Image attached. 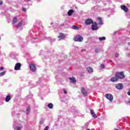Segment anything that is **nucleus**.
I'll list each match as a JSON object with an SVG mask.
<instances>
[{
    "instance_id": "nucleus-7",
    "label": "nucleus",
    "mask_w": 130,
    "mask_h": 130,
    "mask_svg": "<svg viewBox=\"0 0 130 130\" xmlns=\"http://www.w3.org/2000/svg\"><path fill=\"white\" fill-rule=\"evenodd\" d=\"M115 88L118 90H121L123 88V85L121 83L117 84L115 85Z\"/></svg>"
},
{
    "instance_id": "nucleus-28",
    "label": "nucleus",
    "mask_w": 130,
    "mask_h": 130,
    "mask_svg": "<svg viewBox=\"0 0 130 130\" xmlns=\"http://www.w3.org/2000/svg\"><path fill=\"white\" fill-rule=\"evenodd\" d=\"M95 52H96V53H99V52H100V50H99L98 49H96L95 50Z\"/></svg>"
},
{
    "instance_id": "nucleus-43",
    "label": "nucleus",
    "mask_w": 130,
    "mask_h": 130,
    "mask_svg": "<svg viewBox=\"0 0 130 130\" xmlns=\"http://www.w3.org/2000/svg\"><path fill=\"white\" fill-rule=\"evenodd\" d=\"M26 1H30V0H26Z\"/></svg>"
},
{
    "instance_id": "nucleus-23",
    "label": "nucleus",
    "mask_w": 130,
    "mask_h": 130,
    "mask_svg": "<svg viewBox=\"0 0 130 130\" xmlns=\"http://www.w3.org/2000/svg\"><path fill=\"white\" fill-rule=\"evenodd\" d=\"M80 2L81 4L84 5L87 2V0H80Z\"/></svg>"
},
{
    "instance_id": "nucleus-39",
    "label": "nucleus",
    "mask_w": 130,
    "mask_h": 130,
    "mask_svg": "<svg viewBox=\"0 0 130 130\" xmlns=\"http://www.w3.org/2000/svg\"><path fill=\"white\" fill-rule=\"evenodd\" d=\"M86 51V50L85 49H83V50H82V51Z\"/></svg>"
},
{
    "instance_id": "nucleus-27",
    "label": "nucleus",
    "mask_w": 130,
    "mask_h": 130,
    "mask_svg": "<svg viewBox=\"0 0 130 130\" xmlns=\"http://www.w3.org/2000/svg\"><path fill=\"white\" fill-rule=\"evenodd\" d=\"M15 129L16 130H21V129H22V127L17 126L16 127Z\"/></svg>"
},
{
    "instance_id": "nucleus-10",
    "label": "nucleus",
    "mask_w": 130,
    "mask_h": 130,
    "mask_svg": "<svg viewBox=\"0 0 130 130\" xmlns=\"http://www.w3.org/2000/svg\"><path fill=\"white\" fill-rule=\"evenodd\" d=\"M110 81L111 82H117L118 81V78L117 77H113L110 79Z\"/></svg>"
},
{
    "instance_id": "nucleus-9",
    "label": "nucleus",
    "mask_w": 130,
    "mask_h": 130,
    "mask_svg": "<svg viewBox=\"0 0 130 130\" xmlns=\"http://www.w3.org/2000/svg\"><path fill=\"white\" fill-rule=\"evenodd\" d=\"M121 10H123L126 13H127V12L128 11V9H127V7L124 5H121Z\"/></svg>"
},
{
    "instance_id": "nucleus-1",
    "label": "nucleus",
    "mask_w": 130,
    "mask_h": 130,
    "mask_svg": "<svg viewBox=\"0 0 130 130\" xmlns=\"http://www.w3.org/2000/svg\"><path fill=\"white\" fill-rule=\"evenodd\" d=\"M74 40L78 42H82L84 40V38L80 35H78L74 38Z\"/></svg>"
},
{
    "instance_id": "nucleus-20",
    "label": "nucleus",
    "mask_w": 130,
    "mask_h": 130,
    "mask_svg": "<svg viewBox=\"0 0 130 130\" xmlns=\"http://www.w3.org/2000/svg\"><path fill=\"white\" fill-rule=\"evenodd\" d=\"M106 40V38H105V37L99 38V40H100V41H103V40Z\"/></svg>"
},
{
    "instance_id": "nucleus-6",
    "label": "nucleus",
    "mask_w": 130,
    "mask_h": 130,
    "mask_svg": "<svg viewBox=\"0 0 130 130\" xmlns=\"http://www.w3.org/2000/svg\"><path fill=\"white\" fill-rule=\"evenodd\" d=\"M29 68L31 72H36V66L34 64H30L29 65Z\"/></svg>"
},
{
    "instance_id": "nucleus-26",
    "label": "nucleus",
    "mask_w": 130,
    "mask_h": 130,
    "mask_svg": "<svg viewBox=\"0 0 130 130\" xmlns=\"http://www.w3.org/2000/svg\"><path fill=\"white\" fill-rule=\"evenodd\" d=\"M91 115H92L93 117H94V118H97V115L96 114H95V113H94L93 114H92Z\"/></svg>"
},
{
    "instance_id": "nucleus-14",
    "label": "nucleus",
    "mask_w": 130,
    "mask_h": 130,
    "mask_svg": "<svg viewBox=\"0 0 130 130\" xmlns=\"http://www.w3.org/2000/svg\"><path fill=\"white\" fill-rule=\"evenodd\" d=\"M87 71L88 73H93V69L90 67L87 68Z\"/></svg>"
},
{
    "instance_id": "nucleus-36",
    "label": "nucleus",
    "mask_w": 130,
    "mask_h": 130,
    "mask_svg": "<svg viewBox=\"0 0 130 130\" xmlns=\"http://www.w3.org/2000/svg\"><path fill=\"white\" fill-rule=\"evenodd\" d=\"M127 94H128L129 96H130V91H128V92H127Z\"/></svg>"
},
{
    "instance_id": "nucleus-40",
    "label": "nucleus",
    "mask_w": 130,
    "mask_h": 130,
    "mask_svg": "<svg viewBox=\"0 0 130 130\" xmlns=\"http://www.w3.org/2000/svg\"><path fill=\"white\" fill-rule=\"evenodd\" d=\"M128 45H130V42L128 43Z\"/></svg>"
},
{
    "instance_id": "nucleus-18",
    "label": "nucleus",
    "mask_w": 130,
    "mask_h": 130,
    "mask_svg": "<svg viewBox=\"0 0 130 130\" xmlns=\"http://www.w3.org/2000/svg\"><path fill=\"white\" fill-rule=\"evenodd\" d=\"M10 100H11V96L10 95H8L6 98V102H9V101H10Z\"/></svg>"
},
{
    "instance_id": "nucleus-12",
    "label": "nucleus",
    "mask_w": 130,
    "mask_h": 130,
    "mask_svg": "<svg viewBox=\"0 0 130 130\" xmlns=\"http://www.w3.org/2000/svg\"><path fill=\"white\" fill-rule=\"evenodd\" d=\"M97 20L98 21H99V25H103V22L102 21V19H101V18L98 17Z\"/></svg>"
},
{
    "instance_id": "nucleus-42",
    "label": "nucleus",
    "mask_w": 130,
    "mask_h": 130,
    "mask_svg": "<svg viewBox=\"0 0 130 130\" xmlns=\"http://www.w3.org/2000/svg\"><path fill=\"white\" fill-rule=\"evenodd\" d=\"M87 130H90V129H87Z\"/></svg>"
},
{
    "instance_id": "nucleus-31",
    "label": "nucleus",
    "mask_w": 130,
    "mask_h": 130,
    "mask_svg": "<svg viewBox=\"0 0 130 130\" xmlns=\"http://www.w3.org/2000/svg\"><path fill=\"white\" fill-rule=\"evenodd\" d=\"M90 113H91V115L93 114H94V113H95L94 112V111L92 110H91L90 111Z\"/></svg>"
},
{
    "instance_id": "nucleus-44",
    "label": "nucleus",
    "mask_w": 130,
    "mask_h": 130,
    "mask_svg": "<svg viewBox=\"0 0 130 130\" xmlns=\"http://www.w3.org/2000/svg\"><path fill=\"white\" fill-rule=\"evenodd\" d=\"M129 103H130V101H129Z\"/></svg>"
},
{
    "instance_id": "nucleus-24",
    "label": "nucleus",
    "mask_w": 130,
    "mask_h": 130,
    "mask_svg": "<svg viewBox=\"0 0 130 130\" xmlns=\"http://www.w3.org/2000/svg\"><path fill=\"white\" fill-rule=\"evenodd\" d=\"M22 22H20L18 24V25H17V28H20V27H21V26H22Z\"/></svg>"
},
{
    "instance_id": "nucleus-8",
    "label": "nucleus",
    "mask_w": 130,
    "mask_h": 130,
    "mask_svg": "<svg viewBox=\"0 0 130 130\" xmlns=\"http://www.w3.org/2000/svg\"><path fill=\"white\" fill-rule=\"evenodd\" d=\"M85 24L86 25H90L91 24H93V20L91 19H87L85 21Z\"/></svg>"
},
{
    "instance_id": "nucleus-33",
    "label": "nucleus",
    "mask_w": 130,
    "mask_h": 130,
    "mask_svg": "<svg viewBox=\"0 0 130 130\" xmlns=\"http://www.w3.org/2000/svg\"><path fill=\"white\" fill-rule=\"evenodd\" d=\"M22 11H23V12H26V8H22Z\"/></svg>"
},
{
    "instance_id": "nucleus-37",
    "label": "nucleus",
    "mask_w": 130,
    "mask_h": 130,
    "mask_svg": "<svg viewBox=\"0 0 130 130\" xmlns=\"http://www.w3.org/2000/svg\"><path fill=\"white\" fill-rule=\"evenodd\" d=\"M52 41H55V39H53L51 40V42H52Z\"/></svg>"
},
{
    "instance_id": "nucleus-2",
    "label": "nucleus",
    "mask_w": 130,
    "mask_h": 130,
    "mask_svg": "<svg viewBox=\"0 0 130 130\" xmlns=\"http://www.w3.org/2000/svg\"><path fill=\"white\" fill-rule=\"evenodd\" d=\"M115 77H117L118 79H123L124 78V74L123 72H118L115 74Z\"/></svg>"
},
{
    "instance_id": "nucleus-15",
    "label": "nucleus",
    "mask_w": 130,
    "mask_h": 130,
    "mask_svg": "<svg viewBox=\"0 0 130 130\" xmlns=\"http://www.w3.org/2000/svg\"><path fill=\"white\" fill-rule=\"evenodd\" d=\"M60 39H64L65 36L63 34H60L59 36L58 37Z\"/></svg>"
},
{
    "instance_id": "nucleus-17",
    "label": "nucleus",
    "mask_w": 130,
    "mask_h": 130,
    "mask_svg": "<svg viewBox=\"0 0 130 130\" xmlns=\"http://www.w3.org/2000/svg\"><path fill=\"white\" fill-rule=\"evenodd\" d=\"M73 13H74V11L73 10H69V12H68V15L72 16Z\"/></svg>"
},
{
    "instance_id": "nucleus-30",
    "label": "nucleus",
    "mask_w": 130,
    "mask_h": 130,
    "mask_svg": "<svg viewBox=\"0 0 130 130\" xmlns=\"http://www.w3.org/2000/svg\"><path fill=\"white\" fill-rule=\"evenodd\" d=\"M101 67L102 69H104V68H105V66H104V64H102L101 65Z\"/></svg>"
},
{
    "instance_id": "nucleus-32",
    "label": "nucleus",
    "mask_w": 130,
    "mask_h": 130,
    "mask_svg": "<svg viewBox=\"0 0 130 130\" xmlns=\"http://www.w3.org/2000/svg\"><path fill=\"white\" fill-rule=\"evenodd\" d=\"M63 91L64 94H67V90H66L65 89H63Z\"/></svg>"
},
{
    "instance_id": "nucleus-34",
    "label": "nucleus",
    "mask_w": 130,
    "mask_h": 130,
    "mask_svg": "<svg viewBox=\"0 0 130 130\" xmlns=\"http://www.w3.org/2000/svg\"><path fill=\"white\" fill-rule=\"evenodd\" d=\"M0 5H3V1L0 0Z\"/></svg>"
},
{
    "instance_id": "nucleus-11",
    "label": "nucleus",
    "mask_w": 130,
    "mask_h": 130,
    "mask_svg": "<svg viewBox=\"0 0 130 130\" xmlns=\"http://www.w3.org/2000/svg\"><path fill=\"white\" fill-rule=\"evenodd\" d=\"M81 91L82 92V94L84 95V96H87V91H86V90L85 89V88L84 87H82L81 88Z\"/></svg>"
},
{
    "instance_id": "nucleus-25",
    "label": "nucleus",
    "mask_w": 130,
    "mask_h": 130,
    "mask_svg": "<svg viewBox=\"0 0 130 130\" xmlns=\"http://www.w3.org/2000/svg\"><path fill=\"white\" fill-rule=\"evenodd\" d=\"M6 74V72L4 71L0 73V77H3Z\"/></svg>"
},
{
    "instance_id": "nucleus-19",
    "label": "nucleus",
    "mask_w": 130,
    "mask_h": 130,
    "mask_svg": "<svg viewBox=\"0 0 130 130\" xmlns=\"http://www.w3.org/2000/svg\"><path fill=\"white\" fill-rule=\"evenodd\" d=\"M48 107H49V108L51 109L53 108V105L52 104V103H50L48 105Z\"/></svg>"
},
{
    "instance_id": "nucleus-13",
    "label": "nucleus",
    "mask_w": 130,
    "mask_h": 130,
    "mask_svg": "<svg viewBox=\"0 0 130 130\" xmlns=\"http://www.w3.org/2000/svg\"><path fill=\"white\" fill-rule=\"evenodd\" d=\"M69 79L70 80L71 83H76L77 82L76 78H75L74 77L72 78H70Z\"/></svg>"
},
{
    "instance_id": "nucleus-35",
    "label": "nucleus",
    "mask_w": 130,
    "mask_h": 130,
    "mask_svg": "<svg viewBox=\"0 0 130 130\" xmlns=\"http://www.w3.org/2000/svg\"><path fill=\"white\" fill-rule=\"evenodd\" d=\"M0 70H1V71H3V70H4V67H1V68H0Z\"/></svg>"
},
{
    "instance_id": "nucleus-29",
    "label": "nucleus",
    "mask_w": 130,
    "mask_h": 130,
    "mask_svg": "<svg viewBox=\"0 0 130 130\" xmlns=\"http://www.w3.org/2000/svg\"><path fill=\"white\" fill-rule=\"evenodd\" d=\"M115 57H118L119 56V54L116 53L115 55Z\"/></svg>"
},
{
    "instance_id": "nucleus-38",
    "label": "nucleus",
    "mask_w": 130,
    "mask_h": 130,
    "mask_svg": "<svg viewBox=\"0 0 130 130\" xmlns=\"http://www.w3.org/2000/svg\"><path fill=\"white\" fill-rule=\"evenodd\" d=\"M40 123H41V124H42V123H43V121H41V122H40Z\"/></svg>"
},
{
    "instance_id": "nucleus-16",
    "label": "nucleus",
    "mask_w": 130,
    "mask_h": 130,
    "mask_svg": "<svg viewBox=\"0 0 130 130\" xmlns=\"http://www.w3.org/2000/svg\"><path fill=\"white\" fill-rule=\"evenodd\" d=\"M30 110H31V107L28 105L27 106V109L26 110V113H27V114H29L30 113Z\"/></svg>"
},
{
    "instance_id": "nucleus-22",
    "label": "nucleus",
    "mask_w": 130,
    "mask_h": 130,
    "mask_svg": "<svg viewBox=\"0 0 130 130\" xmlns=\"http://www.w3.org/2000/svg\"><path fill=\"white\" fill-rule=\"evenodd\" d=\"M72 28L74 29V30H79L80 29V28H79V27L73 25L72 26Z\"/></svg>"
},
{
    "instance_id": "nucleus-5",
    "label": "nucleus",
    "mask_w": 130,
    "mask_h": 130,
    "mask_svg": "<svg viewBox=\"0 0 130 130\" xmlns=\"http://www.w3.org/2000/svg\"><path fill=\"white\" fill-rule=\"evenodd\" d=\"M21 63H17L14 67L15 71H19V70H21Z\"/></svg>"
},
{
    "instance_id": "nucleus-3",
    "label": "nucleus",
    "mask_w": 130,
    "mask_h": 130,
    "mask_svg": "<svg viewBox=\"0 0 130 130\" xmlns=\"http://www.w3.org/2000/svg\"><path fill=\"white\" fill-rule=\"evenodd\" d=\"M98 29H99V28L98 27V24H97V22H94L91 25V29L93 31H95V30H98Z\"/></svg>"
},
{
    "instance_id": "nucleus-41",
    "label": "nucleus",
    "mask_w": 130,
    "mask_h": 130,
    "mask_svg": "<svg viewBox=\"0 0 130 130\" xmlns=\"http://www.w3.org/2000/svg\"><path fill=\"white\" fill-rule=\"evenodd\" d=\"M110 62H112V60H110Z\"/></svg>"
},
{
    "instance_id": "nucleus-21",
    "label": "nucleus",
    "mask_w": 130,
    "mask_h": 130,
    "mask_svg": "<svg viewBox=\"0 0 130 130\" xmlns=\"http://www.w3.org/2000/svg\"><path fill=\"white\" fill-rule=\"evenodd\" d=\"M17 22H18V19H17V17H14L13 18V23H14V24H16V23H17Z\"/></svg>"
},
{
    "instance_id": "nucleus-4",
    "label": "nucleus",
    "mask_w": 130,
    "mask_h": 130,
    "mask_svg": "<svg viewBox=\"0 0 130 130\" xmlns=\"http://www.w3.org/2000/svg\"><path fill=\"white\" fill-rule=\"evenodd\" d=\"M105 97L107 98L111 102L113 101V96L111 94H106L105 95Z\"/></svg>"
}]
</instances>
